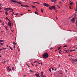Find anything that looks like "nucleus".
<instances>
[{
	"label": "nucleus",
	"mask_w": 77,
	"mask_h": 77,
	"mask_svg": "<svg viewBox=\"0 0 77 77\" xmlns=\"http://www.w3.org/2000/svg\"><path fill=\"white\" fill-rule=\"evenodd\" d=\"M23 77H25V76H26V75H23Z\"/></svg>",
	"instance_id": "nucleus-60"
},
{
	"label": "nucleus",
	"mask_w": 77,
	"mask_h": 77,
	"mask_svg": "<svg viewBox=\"0 0 77 77\" xmlns=\"http://www.w3.org/2000/svg\"><path fill=\"white\" fill-rule=\"evenodd\" d=\"M12 70H14V67H12Z\"/></svg>",
	"instance_id": "nucleus-35"
},
{
	"label": "nucleus",
	"mask_w": 77,
	"mask_h": 77,
	"mask_svg": "<svg viewBox=\"0 0 77 77\" xmlns=\"http://www.w3.org/2000/svg\"><path fill=\"white\" fill-rule=\"evenodd\" d=\"M70 51H73V50H70Z\"/></svg>",
	"instance_id": "nucleus-45"
},
{
	"label": "nucleus",
	"mask_w": 77,
	"mask_h": 77,
	"mask_svg": "<svg viewBox=\"0 0 77 77\" xmlns=\"http://www.w3.org/2000/svg\"><path fill=\"white\" fill-rule=\"evenodd\" d=\"M58 58H59V57H60V56H59V55H58Z\"/></svg>",
	"instance_id": "nucleus-53"
},
{
	"label": "nucleus",
	"mask_w": 77,
	"mask_h": 77,
	"mask_svg": "<svg viewBox=\"0 0 77 77\" xmlns=\"http://www.w3.org/2000/svg\"><path fill=\"white\" fill-rule=\"evenodd\" d=\"M54 11H55L56 12H57V10H56V8L55 7V9H54Z\"/></svg>",
	"instance_id": "nucleus-14"
},
{
	"label": "nucleus",
	"mask_w": 77,
	"mask_h": 77,
	"mask_svg": "<svg viewBox=\"0 0 77 77\" xmlns=\"http://www.w3.org/2000/svg\"><path fill=\"white\" fill-rule=\"evenodd\" d=\"M10 10H11V11H14V9H13L12 8H10Z\"/></svg>",
	"instance_id": "nucleus-21"
},
{
	"label": "nucleus",
	"mask_w": 77,
	"mask_h": 77,
	"mask_svg": "<svg viewBox=\"0 0 77 77\" xmlns=\"http://www.w3.org/2000/svg\"><path fill=\"white\" fill-rule=\"evenodd\" d=\"M41 12H43V9H42V8L41 9Z\"/></svg>",
	"instance_id": "nucleus-22"
},
{
	"label": "nucleus",
	"mask_w": 77,
	"mask_h": 77,
	"mask_svg": "<svg viewBox=\"0 0 77 77\" xmlns=\"http://www.w3.org/2000/svg\"><path fill=\"white\" fill-rule=\"evenodd\" d=\"M0 44H1V45H3V43H1Z\"/></svg>",
	"instance_id": "nucleus-42"
},
{
	"label": "nucleus",
	"mask_w": 77,
	"mask_h": 77,
	"mask_svg": "<svg viewBox=\"0 0 77 77\" xmlns=\"http://www.w3.org/2000/svg\"><path fill=\"white\" fill-rule=\"evenodd\" d=\"M6 50V48H2L1 49V50Z\"/></svg>",
	"instance_id": "nucleus-12"
},
{
	"label": "nucleus",
	"mask_w": 77,
	"mask_h": 77,
	"mask_svg": "<svg viewBox=\"0 0 77 77\" xmlns=\"http://www.w3.org/2000/svg\"><path fill=\"white\" fill-rule=\"evenodd\" d=\"M29 71H30V72H32V70H29Z\"/></svg>",
	"instance_id": "nucleus-52"
},
{
	"label": "nucleus",
	"mask_w": 77,
	"mask_h": 77,
	"mask_svg": "<svg viewBox=\"0 0 77 77\" xmlns=\"http://www.w3.org/2000/svg\"><path fill=\"white\" fill-rule=\"evenodd\" d=\"M5 19L6 20H8L9 19H8V17H6V18H5Z\"/></svg>",
	"instance_id": "nucleus-32"
},
{
	"label": "nucleus",
	"mask_w": 77,
	"mask_h": 77,
	"mask_svg": "<svg viewBox=\"0 0 77 77\" xmlns=\"http://www.w3.org/2000/svg\"><path fill=\"white\" fill-rule=\"evenodd\" d=\"M42 56L44 58V59H47L48 57V54L46 52L43 54Z\"/></svg>",
	"instance_id": "nucleus-1"
},
{
	"label": "nucleus",
	"mask_w": 77,
	"mask_h": 77,
	"mask_svg": "<svg viewBox=\"0 0 77 77\" xmlns=\"http://www.w3.org/2000/svg\"><path fill=\"white\" fill-rule=\"evenodd\" d=\"M32 7L33 8H36V6H32Z\"/></svg>",
	"instance_id": "nucleus-24"
},
{
	"label": "nucleus",
	"mask_w": 77,
	"mask_h": 77,
	"mask_svg": "<svg viewBox=\"0 0 77 77\" xmlns=\"http://www.w3.org/2000/svg\"><path fill=\"white\" fill-rule=\"evenodd\" d=\"M8 20L9 21H10V20H9V19Z\"/></svg>",
	"instance_id": "nucleus-59"
},
{
	"label": "nucleus",
	"mask_w": 77,
	"mask_h": 77,
	"mask_svg": "<svg viewBox=\"0 0 77 77\" xmlns=\"http://www.w3.org/2000/svg\"><path fill=\"white\" fill-rule=\"evenodd\" d=\"M50 10H52L53 9H55V6H51L49 7Z\"/></svg>",
	"instance_id": "nucleus-4"
},
{
	"label": "nucleus",
	"mask_w": 77,
	"mask_h": 77,
	"mask_svg": "<svg viewBox=\"0 0 77 77\" xmlns=\"http://www.w3.org/2000/svg\"><path fill=\"white\" fill-rule=\"evenodd\" d=\"M72 4H73V5H74V3L72 2H71L70 3V5H72Z\"/></svg>",
	"instance_id": "nucleus-16"
},
{
	"label": "nucleus",
	"mask_w": 77,
	"mask_h": 77,
	"mask_svg": "<svg viewBox=\"0 0 77 77\" xmlns=\"http://www.w3.org/2000/svg\"><path fill=\"white\" fill-rule=\"evenodd\" d=\"M2 26H3L4 25V22H3L2 24Z\"/></svg>",
	"instance_id": "nucleus-37"
},
{
	"label": "nucleus",
	"mask_w": 77,
	"mask_h": 77,
	"mask_svg": "<svg viewBox=\"0 0 77 77\" xmlns=\"http://www.w3.org/2000/svg\"><path fill=\"white\" fill-rule=\"evenodd\" d=\"M14 49H15V45H14Z\"/></svg>",
	"instance_id": "nucleus-55"
},
{
	"label": "nucleus",
	"mask_w": 77,
	"mask_h": 77,
	"mask_svg": "<svg viewBox=\"0 0 77 77\" xmlns=\"http://www.w3.org/2000/svg\"><path fill=\"white\" fill-rule=\"evenodd\" d=\"M7 27H8V26H6L5 27V28L6 29V30H8V28H7Z\"/></svg>",
	"instance_id": "nucleus-26"
},
{
	"label": "nucleus",
	"mask_w": 77,
	"mask_h": 77,
	"mask_svg": "<svg viewBox=\"0 0 77 77\" xmlns=\"http://www.w3.org/2000/svg\"><path fill=\"white\" fill-rule=\"evenodd\" d=\"M39 75L37 74H35V75H36V76L37 77L38 75Z\"/></svg>",
	"instance_id": "nucleus-28"
},
{
	"label": "nucleus",
	"mask_w": 77,
	"mask_h": 77,
	"mask_svg": "<svg viewBox=\"0 0 77 77\" xmlns=\"http://www.w3.org/2000/svg\"><path fill=\"white\" fill-rule=\"evenodd\" d=\"M68 47L67 45H65L63 47V48H65V47Z\"/></svg>",
	"instance_id": "nucleus-25"
},
{
	"label": "nucleus",
	"mask_w": 77,
	"mask_h": 77,
	"mask_svg": "<svg viewBox=\"0 0 77 77\" xmlns=\"http://www.w3.org/2000/svg\"><path fill=\"white\" fill-rule=\"evenodd\" d=\"M28 11H29H29H30L31 10H28Z\"/></svg>",
	"instance_id": "nucleus-44"
},
{
	"label": "nucleus",
	"mask_w": 77,
	"mask_h": 77,
	"mask_svg": "<svg viewBox=\"0 0 77 77\" xmlns=\"http://www.w3.org/2000/svg\"><path fill=\"white\" fill-rule=\"evenodd\" d=\"M56 69H57L56 68L55 69H54L55 71H56Z\"/></svg>",
	"instance_id": "nucleus-51"
},
{
	"label": "nucleus",
	"mask_w": 77,
	"mask_h": 77,
	"mask_svg": "<svg viewBox=\"0 0 77 77\" xmlns=\"http://www.w3.org/2000/svg\"><path fill=\"white\" fill-rule=\"evenodd\" d=\"M56 20H57L58 19V18H57V17H56Z\"/></svg>",
	"instance_id": "nucleus-36"
},
{
	"label": "nucleus",
	"mask_w": 77,
	"mask_h": 77,
	"mask_svg": "<svg viewBox=\"0 0 77 77\" xmlns=\"http://www.w3.org/2000/svg\"><path fill=\"white\" fill-rule=\"evenodd\" d=\"M43 5L44 6H46V7H48L49 6V5L48 4H46V3H44Z\"/></svg>",
	"instance_id": "nucleus-5"
},
{
	"label": "nucleus",
	"mask_w": 77,
	"mask_h": 77,
	"mask_svg": "<svg viewBox=\"0 0 77 77\" xmlns=\"http://www.w3.org/2000/svg\"><path fill=\"white\" fill-rule=\"evenodd\" d=\"M11 30L12 32H14L13 31H12V29H11Z\"/></svg>",
	"instance_id": "nucleus-47"
},
{
	"label": "nucleus",
	"mask_w": 77,
	"mask_h": 77,
	"mask_svg": "<svg viewBox=\"0 0 77 77\" xmlns=\"http://www.w3.org/2000/svg\"><path fill=\"white\" fill-rule=\"evenodd\" d=\"M5 10L6 11H9V10H10V8H5Z\"/></svg>",
	"instance_id": "nucleus-6"
},
{
	"label": "nucleus",
	"mask_w": 77,
	"mask_h": 77,
	"mask_svg": "<svg viewBox=\"0 0 77 77\" xmlns=\"http://www.w3.org/2000/svg\"><path fill=\"white\" fill-rule=\"evenodd\" d=\"M2 21L1 20H0V23H2Z\"/></svg>",
	"instance_id": "nucleus-50"
},
{
	"label": "nucleus",
	"mask_w": 77,
	"mask_h": 77,
	"mask_svg": "<svg viewBox=\"0 0 77 77\" xmlns=\"http://www.w3.org/2000/svg\"><path fill=\"white\" fill-rule=\"evenodd\" d=\"M23 14H21V15H23Z\"/></svg>",
	"instance_id": "nucleus-61"
},
{
	"label": "nucleus",
	"mask_w": 77,
	"mask_h": 77,
	"mask_svg": "<svg viewBox=\"0 0 77 77\" xmlns=\"http://www.w3.org/2000/svg\"><path fill=\"white\" fill-rule=\"evenodd\" d=\"M38 66V65H35V66Z\"/></svg>",
	"instance_id": "nucleus-62"
},
{
	"label": "nucleus",
	"mask_w": 77,
	"mask_h": 77,
	"mask_svg": "<svg viewBox=\"0 0 77 77\" xmlns=\"http://www.w3.org/2000/svg\"><path fill=\"white\" fill-rule=\"evenodd\" d=\"M20 6H23V7H29V6L27 5H20Z\"/></svg>",
	"instance_id": "nucleus-8"
},
{
	"label": "nucleus",
	"mask_w": 77,
	"mask_h": 77,
	"mask_svg": "<svg viewBox=\"0 0 77 77\" xmlns=\"http://www.w3.org/2000/svg\"><path fill=\"white\" fill-rule=\"evenodd\" d=\"M13 44L14 45H16V43H15V42H13Z\"/></svg>",
	"instance_id": "nucleus-29"
},
{
	"label": "nucleus",
	"mask_w": 77,
	"mask_h": 77,
	"mask_svg": "<svg viewBox=\"0 0 77 77\" xmlns=\"http://www.w3.org/2000/svg\"><path fill=\"white\" fill-rule=\"evenodd\" d=\"M75 51V50L74 49V50H73V51Z\"/></svg>",
	"instance_id": "nucleus-58"
},
{
	"label": "nucleus",
	"mask_w": 77,
	"mask_h": 77,
	"mask_svg": "<svg viewBox=\"0 0 77 77\" xmlns=\"http://www.w3.org/2000/svg\"><path fill=\"white\" fill-rule=\"evenodd\" d=\"M52 70H54V69L52 67Z\"/></svg>",
	"instance_id": "nucleus-46"
},
{
	"label": "nucleus",
	"mask_w": 77,
	"mask_h": 77,
	"mask_svg": "<svg viewBox=\"0 0 77 77\" xmlns=\"http://www.w3.org/2000/svg\"><path fill=\"white\" fill-rule=\"evenodd\" d=\"M41 77H45V75H41Z\"/></svg>",
	"instance_id": "nucleus-13"
},
{
	"label": "nucleus",
	"mask_w": 77,
	"mask_h": 77,
	"mask_svg": "<svg viewBox=\"0 0 77 77\" xmlns=\"http://www.w3.org/2000/svg\"><path fill=\"white\" fill-rule=\"evenodd\" d=\"M35 14H37V15L38 14V12H37V11H35Z\"/></svg>",
	"instance_id": "nucleus-15"
},
{
	"label": "nucleus",
	"mask_w": 77,
	"mask_h": 77,
	"mask_svg": "<svg viewBox=\"0 0 77 77\" xmlns=\"http://www.w3.org/2000/svg\"><path fill=\"white\" fill-rule=\"evenodd\" d=\"M5 62H6V61H4L3 62H2V63H4V64H5Z\"/></svg>",
	"instance_id": "nucleus-27"
},
{
	"label": "nucleus",
	"mask_w": 77,
	"mask_h": 77,
	"mask_svg": "<svg viewBox=\"0 0 77 77\" xmlns=\"http://www.w3.org/2000/svg\"><path fill=\"white\" fill-rule=\"evenodd\" d=\"M11 2H13L14 3H18L19 5H23V4L21 3L20 2H17L16 1H15L14 0H11Z\"/></svg>",
	"instance_id": "nucleus-2"
},
{
	"label": "nucleus",
	"mask_w": 77,
	"mask_h": 77,
	"mask_svg": "<svg viewBox=\"0 0 77 77\" xmlns=\"http://www.w3.org/2000/svg\"><path fill=\"white\" fill-rule=\"evenodd\" d=\"M0 10L2 9V8H1V7H0Z\"/></svg>",
	"instance_id": "nucleus-64"
},
{
	"label": "nucleus",
	"mask_w": 77,
	"mask_h": 77,
	"mask_svg": "<svg viewBox=\"0 0 77 77\" xmlns=\"http://www.w3.org/2000/svg\"><path fill=\"white\" fill-rule=\"evenodd\" d=\"M10 67V66H9L7 68V71H8L9 69V68Z\"/></svg>",
	"instance_id": "nucleus-10"
},
{
	"label": "nucleus",
	"mask_w": 77,
	"mask_h": 77,
	"mask_svg": "<svg viewBox=\"0 0 77 77\" xmlns=\"http://www.w3.org/2000/svg\"><path fill=\"white\" fill-rule=\"evenodd\" d=\"M43 75V72H41V75Z\"/></svg>",
	"instance_id": "nucleus-30"
},
{
	"label": "nucleus",
	"mask_w": 77,
	"mask_h": 77,
	"mask_svg": "<svg viewBox=\"0 0 77 77\" xmlns=\"http://www.w3.org/2000/svg\"><path fill=\"white\" fill-rule=\"evenodd\" d=\"M5 13L6 14V15H8V13L7 12H5Z\"/></svg>",
	"instance_id": "nucleus-18"
},
{
	"label": "nucleus",
	"mask_w": 77,
	"mask_h": 77,
	"mask_svg": "<svg viewBox=\"0 0 77 77\" xmlns=\"http://www.w3.org/2000/svg\"><path fill=\"white\" fill-rule=\"evenodd\" d=\"M3 42V41L2 40H1L0 41V42Z\"/></svg>",
	"instance_id": "nucleus-23"
},
{
	"label": "nucleus",
	"mask_w": 77,
	"mask_h": 77,
	"mask_svg": "<svg viewBox=\"0 0 77 77\" xmlns=\"http://www.w3.org/2000/svg\"><path fill=\"white\" fill-rule=\"evenodd\" d=\"M26 66H28V67H30V66H29V65L28 64H26Z\"/></svg>",
	"instance_id": "nucleus-31"
},
{
	"label": "nucleus",
	"mask_w": 77,
	"mask_h": 77,
	"mask_svg": "<svg viewBox=\"0 0 77 77\" xmlns=\"http://www.w3.org/2000/svg\"><path fill=\"white\" fill-rule=\"evenodd\" d=\"M75 11H77V7H76V8L75 10Z\"/></svg>",
	"instance_id": "nucleus-39"
},
{
	"label": "nucleus",
	"mask_w": 77,
	"mask_h": 77,
	"mask_svg": "<svg viewBox=\"0 0 77 77\" xmlns=\"http://www.w3.org/2000/svg\"><path fill=\"white\" fill-rule=\"evenodd\" d=\"M15 15H18V14L17 13L16 14H14Z\"/></svg>",
	"instance_id": "nucleus-40"
},
{
	"label": "nucleus",
	"mask_w": 77,
	"mask_h": 77,
	"mask_svg": "<svg viewBox=\"0 0 77 77\" xmlns=\"http://www.w3.org/2000/svg\"><path fill=\"white\" fill-rule=\"evenodd\" d=\"M33 3H37V2H33Z\"/></svg>",
	"instance_id": "nucleus-57"
},
{
	"label": "nucleus",
	"mask_w": 77,
	"mask_h": 77,
	"mask_svg": "<svg viewBox=\"0 0 77 77\" xmlns=\"http://www.w3.org/2000/svg\"><path fill=\"white\" fill-rule=\"evenodd\" d=\"M32 66H35V65H33V64H32Z\"/></svg>",
	"instance_id": "nucleus-48"
},
{
	"label": "nucleus",
	"mask_w": 77,
	"mask_h": 77,
	"mask_svg": "<svg viewBox=\"0 0 77 77\" xmlns=\"http://www.w3.org/2000/svg\"><path fill=\"white\" fill-rule=\"evenodd\" d=\"M32 72H33V71H32Z\"/></svg>",
	"instance_id": "nucleus-63"
},
{
	"label": "nucleus",
	"mask_w": 77,
	"mask_h": 77,
	"mask_svg": "<svg viewBox=\"0 0 77 77\" xmlns=\"http://www.w3.org/2000/svg\"><path fill=\"white\" fill-rule=\"evenodd\" d=\"M60 47H59L58 48V50H60Z\"/></svg>",
	"instance_id": "nucleus-41"
},
{
	"label": "nucleus",
	"mask_w": 77,
	"mask_h": 77,
	"mask_svg": "<svg viewBox=\"0 0 77 77\" xmlns=\"http://www.w3.org/2000/svg\"><path fill=\"white\" fill-rule=\"evenodd\" d=\"M13 14H14V15H15V14H14V12H13Z\"/></svg>",
	"instance_id": "nucleus-54"
},
{
	"label": "nucleus",
	"mask_w": 77,
	"mask_h": 77,
	"mask_svg": "<svg viewBox=\"0 0 77 77\" xmlns=\"http://www.w3.org/2000/svg\"><path fill=\"white\" fill-rule=\"evenodd\" d=\"M70 41H71V40L70 39H69V42Z\"/></svg>",
	"instance_id": "nucleus-38"
},
{
	"label": "nucleus",
	"mask_w": 77,
	"mask_h": 77,
	"mask_svg": "<svg viewBox=\"0 0 77 77\" xmlns=\"http://www.w3.org/2000/svg\"><path fill=\"white\" fill-rule=\"evenodd\" d=\"M53 48H50V50H53Z\"/></svg>",
	"instance_id": "nucleus-19"
},
{
	"label": "nucleus",
	"mask_w": 77,
	"mask_h": 77,
	"mask_svg": "<svg viewBox=\"0 0 77 77\" xmlns=\"http://www.w3.org/2000/svg\"><path fill=\"white\" fill-rule=\"evenodd\" d=\"M69 8L70 9H71V6L69 7Z\"/></svg>",
	"instance_id": "nucleus-43"
},
{
	"label": "nucleus",
	"mask_w": 77,
	"mask_h": 77,
	"mask_svg": "<svg viewBox=\"0 0 77 77\" xmlns=\"http://www.w3.org/2000/svg\"><path fill=\"white\" fill-rule=\"evenodd\" d=\"M36 62H37L35 61L33 63H36Z\"/></svg>",
	"instance_id": "nucleus-34"
},
{
	"label": "nucleus",
	"mask_w": 77,
	"mask_h": 77,
	"mask_svg": "<svg viewBox=\"0 0 77 77\" xmlns=\"http://www.w3.org/2000/svg\"><path fill=\"white\" fill-rule=\"evenodd\" d=\"M9 47L11 49V50H13L12 49V48L10 46H9Z\"/></svg>",
	"instance_id": "nucleus-17"
},
{
	"label": "nucleus",
	"mask_w": 77,
	"mask_h": 77,
	"mask_svg": "<svg viewBox=\"0 0 77 77\" xmlns=\"http://www.w3.org/2000/svg\"><path fill=\"white\" fill-rule=\"evenodd\" d=\"M37 77H40V76H39V75H38V76H37Z\"/></svg>",
	"instance_id": "nucleus-49"
},
{
	"label": "nucleus",
	"mask_w": 77,
	"mask_h": 77,
	"mask_svg": "<svg viewBox=\"0 0 77 77\" xmlns=\"http://www.w3.org/2000/svg\"><path fill=\"white\" fill-rule=\"evenodd\" d=\"M64 51H65L66 52H65V53H68V51H69L68 50H65Z\"/></svg>",
	"instance_id": "nucleus-11"
},
{
	"label": "nucleus",
	"mask_w": 77,
	"mask_h": 77,
	"mask_svg": "<svg viewBox=\"0 0 77 77\" xmlns=\"http://www.w3.org/2000/svg\"><path fill=\"white\" fill-rule=\"evenodd\" d=\"M75 18H76V16H75L72 18L71 21L72 22V23H74V22H75V21H75Z\"/></svg>",
	"instance_id": "nucleus-3"
},
{
	"label": "nucleus",
	"mask_w": 77,
	"mask_h": 77,
	"mask_svg": "<svg viewBox=\"0 0 77 77\" xmlns=\"http://www.w3.org/2000/svg\"><path fill=\"white\" fill-rule=\"evenodd\" d=\"M61 51V50H60V51H59V53H60V54H62V53L60 52V51Z\"/></svg>",
	"instance_id": "nucleus-20"
},
{
	"label": "nucleus",
	"mask_w": 77,
	"mask_h": 77,
	"mask_svg": "<svg viewBox=\"0 0 77 77\" xmlns=\"http://www.w3.org/2000/svg\"><path fill=\"white\" fill-rule=\"evenodd\" d=\"M12 24H11V22H8V25L9 26H11Z\"/></svg>",
	"instance_id": "nucleus-7"
},
{
	"label": "nucleus",
	"mask_w": 77,
	"mask_h": 77,
	"mask_svg": "<svg viewBox=\"0 0 77 77\" xmlns=\"http://www.w3.org/2000/svg\"><path fill=\"white\" fill-rule=\"evenodd\" d=\"M49 71H50V72H51V69H49Z\"/></svg>",
	"instance_id": "nucleus-33"
},
{
	"label": "nucleus",
	"mask_w": 77,
	"mask_h": 77,
	"mask_svg": "<svg viewBox=\"0 0 77 77\" xmlns=\"http://www.w3.org/2000/svg\"><path fill=\"white\" fill-rule=\"evenodd\" d=\"M11 69H10L9 70V71H11Z\"/></svg>",
	"instance_id": "nucleus-56"
},
{
	"label": "nucleus",
	"mask_w": 77,
	"mask_h": 77,
	"mask_svg": "<svg viewBox=\"0 0 77 77\" xmlns=\"http://www.w3.org/2000/svg\"><path fill=\"white\" fill-rule=\"evenodd\" d=\"M51 1L52 2H54V3H55V2H56V0H51Z\"/></svg>",
	"instance_id": "nucleus-9"
}]
</instances>
